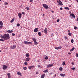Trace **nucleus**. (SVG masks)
Returning a JSON list of instances; mask_svg holds the SVG:
<instances>
[{
  "instance_id": "4468645a",
  "label": "nucleus",
  "mask_w": 78,
  "mask_h": 78,
  "mask_svg": "<svg viewBox=\"0 0 78 78\" xmlns=\"http://www.w3.org/2000/svg\"><path fill=\"white\" fill-rule=\"evenodd\" d=\"M17 75H20V76H22V74H21V73L20 72H18L17 73Z\"/></svg>"
},
{
  "instance_id": "cd10ccee",
  "label": "nucleus",
  "mask_w": 78,
  "mask_h": 78,
  "mask_svg": "<svg viewBox=\"0 0 78 78\" xmlns=\"http://www.w3.org/2000/svg\"><path fill=\"white\" fill-rule=\"evenodd\" d=\"M34 44H35V45H37V44L38 43H37V41H35L34 42Z\"/></svg>"
},
{
  "instance_id": "4d7b16f0",
  "label": "nucleus",
  "mask_w": 78,
  "mask_h": 78,
  "mask_svg": "<svg viewBox=\"0 0 78 78\" xmlns=\"http://www.w3.org/2000/svg\"><path fill=\"white\" fill-rule=\"evenodd\" d=\"M51 12H52V13H54V11H51Z\"/></svg>"
},
{
  "instance_id": "ddd939ff",
  "label": "nucleus",
  "mask_w": 78,
  "mask_h": 78,
  "mask_svg": "<svg viewBox=\"0 0 78 78\" xmlns=\"http://www.w3.org/2000/svg\"><path fill=\"white\" fill-rule=\"evenodd\" d=\"M29 42L28 41H24V44H29Z\"/></svg>"
},
{
  "instance_id": "774afa93",
  "label": "nucleus",
  "mask_w": 78,
  "mask_h": 78,
  "mask_svg": "<svg viewBox=\"0 0 78 78\" xmlns=\"http://www.w3.org/2000/svg\"><path fill=\"white\" fill-rule=\"evenodd\" d=\"M68 54H69V55H70V54H71V53H70L69 52V53H68Z\"/></svg>"
},
{
  "instance_id": "e2e57ef3",
  "label": "nucleus",
  "mask_w": 78,
  "mask_h": 78,
  "mask_svg": "<svg viewBox=\"0 0 78 78\" xmlns=\"http://www.w3.org/2000/svg\"><path fill=\"white\" fill-rule=\"evenodd\" d=\"M70 30H68V32H70Z\"/></svg>"
},
{
  "instance_id": "f03ea898",
  "label": "nucleus",
  "mask_w": 78,
  "mask_h": 78,
  "mask_svg": "<svg viewBox=\"0 0 78 78\" xmlns=\"http://www.w3.org/2000/svg\"><path fill=\"white\" fill-rule=\"evenodd\" d=\"M44 7L45 9H48L49 8V7L48 6V5L45 4H43L42 5Z\"/></svg>"
},
{
  "instance_id": "1a4fd4ad",
  "label": "nucleus",
  "mask_w": 78,
  "mask_h": 78,
  "mask_svg": "<svg viewBox=\"0 0 78 78\" xmlns=\"http://www.w3.org/2000/svg\"><path fill=\"white\" fill-rule=\"evenodd\" d=\"M18 16L19 17V18H20V19H21V17H22V14H21L20 13H19L18 14Z\"/></svg>"
},
{
  "instance_id": "338daca9",
  "label": "nucleus",
  "mask_w": 78,
  "mask_h": 78,
  "mask_svg": "<svg viewBox=\"0 0 78 78\" xmlns=\"http://www.w3.org/2000/svg\"><path fill=\"white\" fill-rule=\"evenodd\" d=\"M36 74H38V72H36Z\"/></svg>"
},
{
  "instance_id": "39448f33",
  "label": "nucleus",
  "mask_w": 78,
  "mask_h": 78,
  "mask_svg": "<svg viewBox=\"0 0 78 78\" xmlns=\"http://www.w3.org/2000/svg\"><path fill=\"white\" fill-rule=\"evenodd\" d=\"M47 31H48V30L47 28H45L44 30V32L45 34H47Z\"/></svg>"
},
{
  "instance_id": "4c0bfd02",
  "label": "nucleus",
  "mask_w": 78,
  "mask_h": 78,
  "mask_svg": "<svg viewBox=\"0 0 78 78\" xmlns=\"http://www.w3.org/2000/svg\"><path fill=\"white\" fill-rule=\"evenodd\" d=\"M58 47V50H59V49H61V48H62V47H61V46H59Z\"/></svg>"
},
{
  "instance_id": "3c124183",
  "label": "nucleus",
  "mask_w": 78,
  "mask_h": 78,
  "mask_svg": "<svg viewBox=\"0 0 78 78\" xmlns=\"http://www.w3.org/2000/svg\"><path fill=\"white\" fill-rule=\"evenodd\" d=\"M30 3H31L33 1V0H30Z\"/></svg>"
},
{
  "instance_id": "aec40b11",
  "label": "nucleus",
  "mask_w": 78,
  "mask_h": 78,
  "mask_svg": "<svg viewBox=\"0 0 78 78\" xmlns=\"http://www.w3.org/2000/svg\"><path fill=\"white\" fill-rule=\"evenodd\" d=\"M75 50V47L73 48L70 50V51L71 52L73 51V50Z\"/></svg>"
},
{
  "instance_id": "bb28decb",
  "label": "nucleus",
  "mask_w": 78,
  "mask_h": 78,
  "mask_svg": "<svg viewBox=\"0 0 78 78\" xmlns=\"http://www.w3.org/2000/svg\"><path fill=\"white\" fill-rule=\"evenodd\" d=\"M59 4H60V5H61L62 6V5H63V4H62V2H59Z\"/></svg>"
},
{
  "instance_id": "58836bf2",
  "label": "nucleus",
  "mask_w": 78,
  "mask_h": 78,
  "mask_svg": "<svg viewBox=\"0 0 78 78\" xmlns=\"http://www.w3.org/2000/svg\"><path fill=\"white\" fill-rule=\"evenodd\" d=\"M23 69L24 70H27V67H23Z\"/></svg>"
},
{
  "instance_id": "5701e85b",
  "label": "nucleus",
  "mask_w": 78,
  "mask_h": 78,
  "mask_svg": "<svg viewBox=\"0 0 78 78\" xmlns=\"http://www.w3.org/2000/svg\"><path fill=\"white\" fill-rule=\"evenodd\" d=\"M68 35H69V36H72V33H68Z\"/></svg>"
},
{
  "instance_id": "c756f323",
  "label": "nucleus",
  "mask_w": 78,
  "mask_h": 78,
  "mask_svg": "<svg viewBox=\"0 0 78 78\" xmlns=\"http://www.w3.org/2000/svg\"><path fill=\"white\" fill-rule=\"evenodd\" d=\"M59 70H60V71H62V68L60 67L59 68Z\"/></svg>"
},
{
  "instance_id": "052dcab7",
  "label": "nucleus",
  "mask_w": 78,
  "mask_h": 78,
  "mask_svg": "<svg viewBox=\"0 0 78 78\" xmlns=\"http://www.w3.org/2000/svg\"><path fill=\"white\" fill-rule=\"evenodd\" d=\"M24 14V12H22V14H23H23Z\"/></svg>"
},
{
  "instance_id": "6ab92c4d",
  "label": "nucleus",
  "mask_w": 78,
  "mask_h": 78,
  "mask_svg": "<svg viewBox=\"0 0 78 78\" xmlns=\"http://www.w3.org/2000/svg\"><path fill=\"white\" fill-rule=\"evenodd\" d=\"M43 72H44V73H47L48 72V70L47 69H46L44 71H43Z\"/></svg>"
},
{
  "instance_id": "f257e3e1",
  "label": "nucleus",
  "mask_w": 78,
  "mask_h": 78,
  "mask_svg": "<svg viewBox=\"0 0 78 78\" xmlns=\"http://www.w3.org/2000/svg\"><path fill=\"white\" fill-rule=\"evenodd\" d=\"M0 37L1 39H0V41L2 42H5V40L6 41L7 39H10L9 34H4L3 36L1 35ZM2 39H3L4 40Z\"/></svg>"
},
{
  "instance_id": "393cba45",
  "label": "nucleus",
  "mask_w": 78,
  "mask_h": 78,
  "mask_svg": "<svg viewBox=\"0 0 78 78\" xmlns=\"http://www.w3.org/2000/svg\"><path fill=\"white\" fill-rule=\"evenodd\" d=\"M65 64L66 63L65 62V61H64L62 63V66H65V65H66Z\"/></svg>"
},
{
  "instance_id": "864d4df0",
  "label": "nucleus",
  "mask_w": 78,
  "mask_h": 78,
  "mask_svg": "<svg viewBox=\"0 0 78 78\" xmlns=\"http://www.w3.org/2000/svg\"><path fill=\"white\" fill-rule=\"evenodd\" d=\"M3 28L2 26H0V29L2 28Z\"/></svg>"
},
{
  "instance_id": "bf43d9fd",
  "label": "nucleus",
  "mask_w": 78,
  "mask_h": 78,
  "mask_svg": "<svg viewBox=\"0 0 78 78\" xmlns=\"http://www.w3.org/2000/svg\"><path fill=\"white\" fill-rule=\"evenodd\" d=\"M38 67H41V66L40 65H38Z\"/></svg>"
},
{
  "instance_id": "a18cd8bd",
  "label": "nucleus",
  "mask_w": 78,
  "mask_h": 78,
  "mask_svg": "<svg viewBox=\"0 0 78 78\" xmlns=\"http://www.w3.org/2000/svg\"><path fill=\"white\" fill-rule=\"evenodd\" d=\"M72 66H73V65H74V63L72 62Z\"/></svg>"
},
{
  "instance_id": "473e14b6",
  "label": "nucleus",
  "mask_w": 78,
  "mask_h": 78,
  "mask_svg": "<svg viewBox=\"0 0 78 78\" xmlns=\"http://www.w3.org/2000/svg\"><path fill=\"white\" fill-rule=\"evenodd\" d=\"M16 35V34H14V33H12V35L13 36H14Z\"/></svg>"
},
{
  "instance_id": "37998d69",
  "label": "nucleus",
  "mask_w": 78,
  "mask_h": 78,
  "mask_svg": "<svg viewBox=\"0 0 78 78\" xmlns=\"http://www.w3.org/2000/svg\"><path fill=\"white\" fill-rule=\"evenodd\" d=\"M59 22V19H58L57 20V22Z\"/></svg>"
},
{
  "instance_id": "2f4dec72",
  "label": "nucleus",
  "mask_w": 78,
  "mask_h": 78,
  "mask_svg": "<svg viewBox=\"0 0 78 78\" xmlns=\"http://www.w3.org/2000/svg\"><path fill=\"white\" fill-rule=\"evenodd\" d=\"M72 16L73 17L75 18V15H74V14L73 13L72 14Z\"/></svg>"
},
{
  "instance_id": "0eeeda50",
  "label": "nucleus",
  "mask_w": 78,
  "mask_h": 78,
  "mask_svg": "<svg viewBox=\"0 0 78 78\" xmlns=\"http://www.w3.org/2000/svg\"><path fill=\"white\" fill-rule=\"evenodd\" d=\"M30 58L29 57L26 58L25 59V61H26V62H28V61H30Z\"/></svg>"
},
{
  "instance_id": "9b49d317",
  "label": "nucleus",
  "mask_w": 78,
  "mask_h": 78,
  "mask_svg": "<svg viewBox=\"0 0 78 78\" xmlns=\"http://www.w3.org/2000/svg\"><path fill=\"white\" fill-rule=\"evenodd\" d=\"M60 76H61L64 77V76H66V75L65 74H64L61 73L60 74Z\"/></svg>"
},
{
  "instance_id": "49530a36",
  "label": "nucleus",
  "mask_w": 78,
  "mask_h": 78,
  "mask_svg": "<svg viewBox=\"0 0 78 78\" xmlns=\"http://www.w3.org/2000/svg\"><path fill=\"white\" fill-rule=\"evenodd\" d=\"M53 74V73H49V75H51V74Z\"/></svg>"
},
{
  "instance_id": "603ef678",
  "label": "nucleus",
  "mask_w": 78,
  "mask_h": 78,
  "mask_svg": "<svg viewBox=\"0 0 78 78\" xmlns=\"http://www.w3.org/2000/svg\"><path fill=\"white\" fill-rule=\"evenodd\" d=\"M70 17H71V18H72V15H70Z\"/></svg>"
},
{
  "instance_id": "a878e982",
  "label": "nucleus",
  "mask_w": 78,
  "mask_h": 78,
  "mask_svg": "<svg viewBox=\"0 0 78 78\" xmlns=\"http://www.w3.org/2000/svg\"><path fill=\"white\" fill-rule=\"evenodd\" d=\"M26 57H29V54L27 53H26Z\"/></svg>"
},
{
  "instance_id": "72a5a7b5",
  "label": "nucleus",
  "mask_w": 78,
  "mask_h": 78,
  "mask_svg": "<svg viewBox=\"0 0 78 78\" xmlns=\"http://www.w3.org/2000/svg\"><path fill=\"white\" fill-rule=\"evenodd\" d=\"M44 58L46 60H47L48 59V57L47 56H46V57H45Z\"/></svg>"
},
{
  "instance_id": "e433bc0d",
  "label": "nucleus",
  "mask_w": 78,
  "mask_h": 78,
  "mask_svg": "<svg viewBox=\"0 0 78 78\" xmlns=\"http://www.w3.org/2000/svg\"><path fill=\"white\" fill-rule=\"evenodd\" d=\"M55 48L56 50H58V47H55Z\"/></svg>"
},
{
  "instance_id": "0e129e2a",
  "label": "nucleus",
  "mask_w": 78,
  "mask_h": 78,
  "mask_svg": "<svg viewBox=\"0 0 78 78\" xmlns=\"http://www.w3.org/2000/svg\"><path fill=\"white\" fill-rule=\"evenodd\" d=\"M58 1L59 2H61V1H60V0H58Z\"/></svg>"
},
{
  "instance_id": "7ed1b4c3",
  "label": "nucleus",
  "mask_w": 78,
  "mask_h": 78,
  "mask_svg": "<svg viewBox=\"0 0 78 78\" xmlns=\"http://www.w3.org/2000/svg\"><path fill=\"white\" fill-rule=\"evenodd\" d=\"M11 49H15L16 48V46L15 45H13L10 47Z\"/></svg>"
},
{
  "instance_id": "4be33fe9",
  "label": "nucleus",
  "mask_w": 78,
  "mask_h": 78,
  "mask_svg": "<svg viewBox=\"0 0 78 78\" xmlns=\"http://www.w3.org/2000/svg\"><path fill=\"white\" fill-rule=\"evenodd\" d=\"M65 9H68V10H69V8L67 7H65L64 8Z\"/></svg>"
},
{
  "instance_id": "b1692460",
  "label": "nucleus",
  "mask_w": 78,
  "mask_h": 78,
  "mask_svg": "<svg viewBox=\"0 0 78 78\" xmlns=\"http://www.w3.org/2000/svg\"><path fill=\"white\" fill-rule=\"evenodd\" d=\"M32 40L34 42L36 41V39L34 38H32Z\"/></svg>"
},
{
  "instance_id": "09e8293b",
  "label": "nucleus",
  "mask_w": 78,
  "mask_h": 78,
  "mask_svg": "<svg viewBox=\"0 0 78 78\" xmlns=\"http://www.w3.org/2000/svg\"><path fill=\"white\" fill-rule=\"evenodd\" d=\"M69 14H70V16L72 15V13H71V12H69Z\"/></svg>"
},
{
  "instance_id": "f704fd0d",
  "label": "nucleus",
  "mask_w": 78,
  "mask_h": 78,
  "mask_svg": "<svg viewBox=\"0 0 78 78\" xmlns=\"http://www.w3.org/2000/svg\"><path fill=\"white\" fill-rule=\"evenodd\" d=\"M17 27H20V24L18 23L16 25Z\"/></svg>"
},
{
  "instance_id": "9d476101",
  "label": "nucleus",
  "mask_w": 78,
  "mask_h": 78,
  "mask_svg": "<svg viewBox=\"0 0 78 78\" xmlns=\"http://www.w3.org/2000/svg\"><path fill=\"white\" fill-rule=\"evenodd\" d=\"M7 75L8 78H11V74H10V73H8L7 74Z\"/></svg>"
},
{
  "instance_id": "8fccbe9b",
  "label": "nucleus",
  "mask_w": 78,
  "mask_h": 78,
  "mask_svg": "<svg viewBox=\"0 0 78 78\" xmlns=\"http://www.w3.org/2000/svg\"><path fill=\"white\" fill-rule=\"evenodd\" d=\"M60 10H62V7H61V8H60Z\"/></svg>"
},
{
  "instance_id": "79ce46f5",
  "label": "nucleus",
  "mask_w": 78,
  "mask_h": 78,
  "mask_svg": "<svg viewBox=\"0 0 78 78\" xmlns=\"http://www.w3.org/2000/svg\"><path fill=\"white\" fill-rule=\"evenodd\" d=\"M64 37L65 38V39H67H67H68V38H67V37H66V36H65Z\"/></svg>"
},
{
  "instance_id": "20e7f679",
  "label": "nucleus",
  "mask_w": 78,
  "mask_h": 78,
  "mask_svg": "<svg viewBox=\"0 0 78 78\" xmlns=\"http://www.w3.org/2000/svg\"><path fill=\"white\" fill-rule=\"evenodd\" d=\"M34 66H29L28 69L30 70H31V69H34Z\"/></svg>"
},
{
  "instance_id": "6e6d98bb",
  "label": "nucleus",
  "mask_w": 78,
  "mask_h": 78,
  "mask_svg": "<svg viewBox=\"0 0 78 78\" xmlns=\"http://www.w3.org/2000/svg\"><path fill=\"white\" fill-rule=\"evenodd\" d=\"M43 17H44L45 16V14H43L42 15Z\"/></svg>"
},
{
  "instance_id": "a19ab883",
  "label": "nucleus",
  "mask_w": 78,
  "mask_h": 78,
  "mask_svg": "<svg viewBox=\"0 0 78 78\" xmlns=\"http://www.w3.org/2000/svg\"><path fill=\"white\" fill-rule=\"evenodd\" d=\"M26 9H27V10H29V9H30V8H29V7H27Z\"/></svg>"
},
{
  "instance_id": "f8f14e48",
  "label": "nucleus",
  "mask_w": 78,
  "mask_h": 78,
  "mask_svg": "<svg viewBox=\"0 0 78 78\" xmlns=\"http://www.w3.org/2000/svg\"><path fill=\"white\" fill-rule=\"evenodd\" d=\"M6 32H7L8 33H12V32H13V31L9 30H7Z\"/></svg>"
},
{
  "instance_id": "6e6552de",
  "label": "nucleus",
  "mask_w": 78,
  "mask_h": 78,
  "mask_svg": "<svg viewBox=\"0 0 78 78\" xmlns=\"http://www.w3.org/2000/svg\"><path fill=\"white\" fill-rule=\"evenodd\" d=\"M34 31L35 33H37V31H38V28H36L34 30Z\"/></svg>"
},
{
  "instance_id": "7c9ffc66",
  "label": "nucleus",
  "mask_w": 78,
  "mask_h": 78,
  "mask_svg": "<svg viewBox=\"0 0 78 78\" xmlns=\"http://www.w3.org/2000/svg\"><path fill=\"white\" fill-rule=\"evenodd\" d=\"M74 30H77V29H78V27H74Z\"/></svg>"
},
{
  "instance_id": "2eb2a0df",
  "label": "nucleus",
  "mask_w": 78,
  "mask_h": 78,
  "mask_svg": "<svg viewBox=\"0 0 78 78\" xmlns=\"http://www.w3.org/2000/svg\"><path fill=\"white\" fill-rule=\"evenodd\" d=\"M44 77H45V74H43L41 76V78H44Z\"/></svg>"
},
{
  "instance_id": "c03bdc74",
  "label": "nucleus",
  "mask_w": 78,
  "mask_h": 78,
  "mask_svg": "<svg viewBox=\"0 0 78 78\" xmlns=\"http://www.w3.org/2000/svg\"><path fill=\"white\" fill-rule=\"evenodd\" d=\"M5 5H8V2H5Z\"/></svg>"
},
{
  "instance_id": "dca6fc26",
  "label": "nucleus",
  "mask_w": 78,
  "mask_h": 78,
  "mask_svg": "<svg viewBox=\"0 0 78 78\" xmlns=\"http://www.w3.org/2000/svg\"><path fill=\"white\" fill-rule=\"evenodd\" d=\"M53 66V64L48 65L47 66H48V67H52V66Z\"/></svg>"
},
{
  "instance_id": "f3484780",
  "label": "nucleus",
  "mask_w": 78,
  "mask_h": 78,
  "mask_svg": "<svg viewBox=\"0 0 78 78\" xmlns=\"http://www.w3.org/2000/svg\"><path fill=\"white\" fill-rule=\"evenodd\" d=\"M3 25V22H2V21H0V25H1V26H2Z\"/></svg>"
},
{
  "instance_id": "412c9836",
  "label": "nucleus",
  "mask_w": 78,
  "mask_h": 78,
  "mask_svg": "<svg viewBox=\"0 0 78 78\" xmlns=\"http://www.w3.org/2000/svg\"><path fill=\"white\" fill-rule=\"evenodd\" d=\"M38 34L39 36H42V34H41V32H38Z\"/></svg>"
},
{
  "instance_id": "c85d7f7f",
  "label": "nucleus",
  "mask_w": 78,
  "mask_h": 78,
  "mask_svg": "<svg viewBox=\"0 0 78 78\" xmlns=\"http://www.w3.org/2000/svg\"><path fill=\"white\" fill-rule=\"evenodd\" d=\"M71 69H72V70H73V71H75L76 70V69H75V68H71Z\"/></svg>"
},
{
  "instance_id": "5fc2aeb1",
  "label": "nucleus",
  "mask_w": 78,
  "mask_h": 78,
  "mask_svg": "<svg viewBox=\"0 0 78 78\" xmlns=\"http://www.w3.org/2000/svg\"><path fill=\"white\" fill-rule=\"evenodd\" d=\"M76 56H77V57H78V54H76Z\"/></svg>"
},
{
  "instance_id": "69168bd1",
  "label": "nucleus",
  "mask_w": 78,
  "mask_h": 78,
  "mask_svg": "<svg viewBox=\"0 0 78 78\" xmlns=\"http://www.w3.org/2000/svg\"><path fill=\"white\" fill-rule=\"evenodd\" d=\"M58 1L59 2H61V1H60V0H58Z\"/></svg>"
},
{
  "instance_id": "13d9d810",
  "label": "nucleus",
  "mask_w": 78,
  "mask_h": 78,
  "mask_svg": "<svg viewBox=\"0 0 78 78\" xmlns=\"http://www.w3.org/2000/svg\"><path fill=\"white\" fill-rule=\"evenodd\" d=\"M76 21H77V22H78V18H77Z\"/></svg>"
},
{
  "instance_id": "c9c22d12",
  "label": "nucleus",
  "mask_w": 78,
  "mask_h": 78,
  "mask_svg": "<svg viewBox=\"0 0 78 78\" xmlns=\"http://www.w3.org/2000/svg\"><path fill=\"white\" fill-rule=\"evenodd\" d=\"M71 41L72 43H73V42H74V41H73V39H72Z\"/></svg>"
},
{
  "instance_id": "680f3d73",
  "label": "nucleus",
  "mask_w": 78,
  "mask_h": 78,
  "mask_svg": "<svg viewBox=\"0 0 78 78\" xmlns=\"http://www.w3.org/2000/svg\"><path fill=\"white\" fill-rule=\"evenodd\" d=\"M57 3H59V1L58 0L57 1Z\"/></svg>"
},
{
  "instance_id": "423d86ee",
  "label": "nucleus",
  "mask_w": 78,
  "mask_h": 78,
  "mask_svg": "<svg viewBox=\"0 0 78 78\" xmlns=\"http://www.w3.org/2000/svg\"><path fill=\"white\" fill-rule=\"evenodd\" d=\"M3 68L4 70H6L7 68V66L5 65H4L3 66Z\"/></svg>"
},
{
  "instance_id": "ea45409f",
  "label": "nucleus",
  "mask_w": 78,
  "mask_h": 78,
  "mask_svg": "<svg viewBox=\"0 0 78 78\" xmlns=\"http://www.w3.org/2000/svg\"><path fill=\"white\" fill-rule=\"evenodd\" d=\"M27 64H28V63L26 62H24L25 65H27Z\"/></svg>"
},
{
  "instance_id": "a211bd4d",
  "label": "nucleus",
  "mask_w": 78,
  "mask_h": 78,
  "mask_svg": "<svg viewBox=\"0 0 78 78\" xmlns=\"http://www.w3.org/2000/svg\"><path fill=\"white\" fill-rule=\"evenodd\" d=\"M15 19V18H14L11 20L10 22H11V23H12V22L14 21Z\"/></svg>"
},
{
  "instance_id": "de8ad7c7",
  "label": "nucleus",
  "mask_w": 78,
  "mask_h": 78,
  "mask_svg": "<svg viewBox=\"0 0 78 78\" xmlns=\"http://www.w3.org/2000/svg\"><path fill=\"white\" fill-rule=\"evenodd\" d=\"M28 44H32V42H29Z\"/></svg>"
}]
</instances>
